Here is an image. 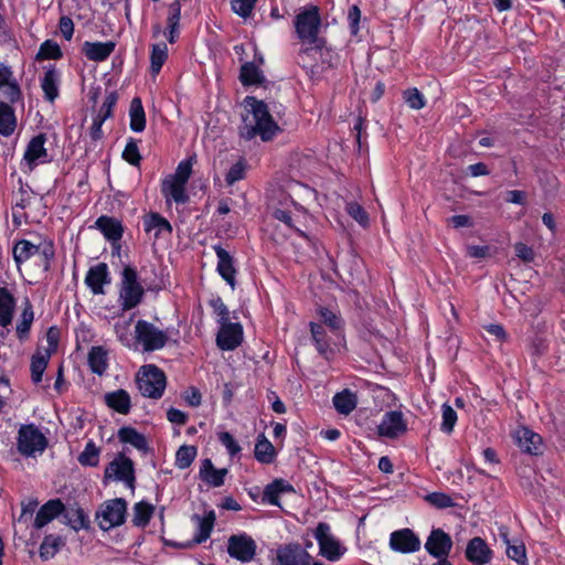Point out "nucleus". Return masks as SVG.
Wrapping results in <instances>:
<instances>
[{"label":"nucleus","mask_w":565,"mask_h":565,"mask_svg":"<svg viewBox=\"0 0 565 565\" xmlns=\"http://www.w3.org/2000/svg\"><path fill=\"white\" fill-rule=\"evenodd\" d=\"M315 539L319 544L320 554L331 562H335L344 554L345 548L331 534V527L328 523L320 522L315 530Z\"/></svg>","instance_id":"nucleus-8"},{"label":"nucleus","mask_w":565,"mask_h":565,"mask_svg":"<svg viewBox=\"0 0 565 565\" xmlns=\"http://www.w3.org/2000/svg\"><path fill=\"white\" fill-rule=\"evenodd\" d=\"M143 227L148 233L153 232L156 237L163 233L171 234L172 232L171 224L158 213L147 215L143 220Z\"/></svg>","instance_id":"nucleus-36"},{"label":"nucleus","mask_w":565,"mask_h":565,"mask_svg":"<svg viewBox=\"0 0 565 565\" xmlns=\"http://www.w3.org/2000/svg\"><path fill=\"white\" fill-rule=\"evenodd\" d=\"M49 446V440L35 424H23L17 434V450L25 458L41 456Z\"/></svg>","instance_id":"nucleus-2"},{"label":"nucleus","mask_w":565,"mask_h":565,"mask_svg":"<svg viewBox=\"0 0 565 565\" xmlns=\"http://www.w3.org/2000/svg\"><path fill=\"white\" fill-rule=\"evenodd\" d=\"M122 158L132 166H139L141 156L139 153L138 145L134 139H130L127 142L122 151Z\"/></svg>","instance_id":"nucleus-61"},{"label":"nucleus","mask_w":565,"mask_h":565,"mask_svg":"<svg viewBox=\"0 0 565 565\" xmlns=\"http://www.w3.org/2000/svg\"><path fill=\"white\" fill-rule=\"evenodd\" d=\"M118 438L121 443L130 444L141 451L148 449L146 437L131 427H122L118 430Z\"/></svg>","instance_id":"nucleus-41"},{"label":"nucleus","mask_w":565,"mask_h":565,"mask_svg":"<svg viewBox=\"0 0 565 565\" xmlns=\"http://www.w3.org/2000/svg\"><path fill=\"white\" fill-rule=\"evenodd\" d=\"M181 8L182 0H174L168 6L167 29L163 35L171 44L174 43L180 35Z\"/></svg>","instance_id":"nucleus-21"},{"label":"nucleus","mask_w":565,"mask_h":565,"mask_svg":"<svg viewBox=\"0 0 565 565\" xmlns=\"http://www.w3.org/2000/svg\"><path fill=\"white\" fill-rule=\"evenodd\" d=\"M345 211L350 216H352L359 224L366 226L369 223L367 213L364 209L356 202H349L345 205Z\"/></svg>","instance_id":"nucleus-60"},{"label":"nucleus","mask_w":565,"mask_h":565,"mask_svg":"<svg viewBox=\"0 0 565 565\" xmlns=\"http://www.w3.org/2000/svg\"><path fill=\"white\" fill-rule=\"evenodd\" d=\"M310 331L318 352L327 356L330 351V338L327 334L326 327L311 322Z\"/></svg>","instance_id":"nucleus-42"},{"label":"nucleus","mask_w":565,"mask_h":565,"mask_svg":"<svg viewBox=\"0 0 565 565\" xmlns=\"http://www.w3.org/2000/svg\"><path fill=\"white\" fill-rule=\"evenodd\" d=\"M62 56L61 49L58 44L54 41L46 40L43 42L40 46V50L38 52L36 58L38 60H45V58H52L57 60Z\"/></svg>","instance_id":"nucleus-54"},{"label":"nucleus","mask_w":565,"mask_h":565,"mask_svg":"<svg viewBox=\"0 0 565 565\" xmlns=\"http://www.w3.org/2000/svg\"><path fill=\"white\" fill-rule=\"evenodd\" d=\"M143 288L138 282L137 270L127 265L121 271L119 288V302L122 310H130L137 307L143 297Z\"/></svg>","instance_id":"nucleus-4"},{"label":"nucleus","mask_w":565,"mask_h":565,"mask_svg":"<svg viewBox=\"0 0 565 565\" xmlns=\"http://www.w3.org/2000/svg\"><path fill=\"white\" fill-rule=\"evenodd\" d=\"M227 472L226 468L216 469L212 460L206 458L201 463L199 476L207 486L217 488L224 484Z\"/></svg>","instance_id":"nucleus-26"},{"label":"nucleus","mask_w":565,"mask_h":565,"mask_svg":"<svg viewBox=\"0 0 565 565\" xmlns=\"http://www.w3.org/2000/svg\"><path fill=\"white\" fill-rule=\"evenodd\" d=\"M184 183H181L172 178L166 177L161 183V193L164 196L167 203L171 201L177 204H184L188 202L189 196L185 192Z\"/></svg>","instance_id":"nucleus-23"},{"label":"nucleus","mask_w":565,"mask_h":565,"mask_svg":"<svg viewBox=\"0 0 565 565\" xmlns=\"http://www.w3.org/2000/svg\"><path fill=\"white\" fill-rule=\"evenodd\" d=\"M135 338L147 352L162 349L168 341V333L151 322L138 320L135 326Z\"/></svg>","instance_id":"nucleus-7"},{"label":"nucleus","mask_w":565,"mask_h":565,"mask_svg":"<svg viewBox=\"0 0 565 565\" xmlns=\"http://www.w3.org/2000/svg\"><path fill=\"white\" fill-rule=\"evenodd\" d=\"M95 226L103 233L105 238L110 242H117L122 237V225L114 217L102 215L96 220Z\"/></svg>","instance_id":"nucleus-29"},{"label":"nucleus","mask_w":565,"mask_h":565,"mask_svg":"<svg viewBox=\"0 0 565 565\" xmlns=\"http://www.w3.org/2000/svg\"><path fill=\"white\" fill-rule=\"evenodd\" d=\"M38 245L32 244L26 239L19 241L13 247V258L17 264L26 262L32 256L38 254Z\"/></svg>","instance_id":"nucleus-44"},{"label":"nucleus","mask_w":565,"mask_h":565,"mask_svg":"<svg viewBox=\"0 0 565 565\" xmlns=\"http://www.w3.org/2000/svg\"><path fill=\"white\" fill-rule=\"evenodd\" d=\"M45 141L46 136L44 134H39L29 141L21 162V169L23 171L31 172L39 164L51 161L47 150L44 147Z\"/></svg>","instance_id":"nucleus-9"},{"label":"nucleus","mask_w":565,"mask_h":565,"mask_svg":"<svg viewBox=\"0 0 565 565\" xmlns=\"http://www.w3.org/2000/svg\"><path fill=\"white\" fill-rule=\"evenodd\" d=\"M85 284L94 295H104V285L110 284L107 264L99 263L90 267L86 273Z\"/></svg>","instance_id":"nucleus-18"},{"label":"nucleus","mask_w":565,"mask_h":565,"mask_svg":"<svg viewBox=\"0 0 565 565\" xmlns=\"http://www.w3.org/2000/svg\"><path fill=\"white\" fill-rule=\"evenodd\" d=\"M220 443L226 448L230 456L234 457L241 452L242 448L235 438L228 431H222L218 434Z\"/></svg>","instance_id":"nucleus-63"},{"label":"nucleus","mask_w":565,"mask_h":565,"mask_svg":"<svg viewBox=\"0 0 565 565\" xmlns=\"http://www.w3.org/2000/svg\"><path fill=\"white\" fill-rule=\"evenodd\" d=\"M105 476L114 477L119 481H124L130 489L135 488V470L132 461L124 455L113 460L105 470Z\"/></svg>","instance_id":"nucleus-15"},{"label":"nucleus","mask_w":565,"mask_h":565,"mask_svg":"<svg viewBox=\"0 0 565 565\" xmlns=\"http://www.w3.org/2000/svg\"><path fill=\"white\" fill-rule=\"evenodd\" d=\"M17 120L13 108L4 103H0V135L9 137L14 132Z\"/></svg>","instance_id":"nucleus-38"},{"label":"nucleus","mask_w":565,"mask_h":565,"mask_svg":"<svg viewBox=\"0 0 565 565\" xmlns=\"http://www.w3.org/2000/svg\"><path fill=\"white\" fill-rule=\"evenodd\" d=\"M61 82V74L54 66L45 68L44 75L41 79V88L44 97L49 102H54L58 97V86Z\"/></svg>","instance_id":"nucleus-28"},{"label":"nucleus","mask_w":565,"mask_h":565,"mask_svg":"<svg viewBox=\"0 0 565 565\" xmlns=\"http://www.w3.org/2000/svg\"><path fill=\"white\" fill-rule=\"evenodd\" d=\"M65 519L67 520V524L74 529L75 531H78L81 529H85L88 526V519L84 511L79 508L76 509H67L64 514Z\"/></svg>","instance_id":"nucleus-48"},{"label":"nucleus","mask_w":565,"mask_h":565,"mask_svg":"<svg viewBox=\"0 0 565 565\" xmlns=\"http://www.w3.org/2000/svg\"><path fill=\"white\" fill-rule=\"evenodd\" d=\"M426 501L435 508L445 509L454 507V500L444 492H433L426 495Z\"/></svg>","instance_id":"nucleus-57"},{"label":"nucleus","mask_w":565,"mask_h":565,"mask_svg":"<svg viewBox=\"0 0 565 565\" xmlns=\"http://www.w3.org/2000/svg\"><path fill=\"white\" fill-rule=\"evenodd\" d=\"M491 550L481 537H473L466 548V557L475 565H484L491 559Z\"/></svg>","instance_id":"nucleus-22"},{"label":"nucleus","mask_w":565,"mask_h":565,"mask_svg":"<svg viewBox=\"0 0 565 565\" xmlns=\"http://www.w3.org/2000/svg\"><path fill=\"white\" fill-rule=\"evenodd\" d=\"M294 213L287 210L276 209L273 212V216L276 220L285 223L289 228L294 230L299 236L309 239L307 233L299 226H306V222L308 221L309 216L302 206L298 204H294Z\"/></svg>","instance_id":"nucleus-13"},{"label":"nucleus","mask_w":565,"mask_h":565,"mask_svg":"<svg viewBox=\"0 0 565 565\" xmlns=\"http://www.w3.org/2000/svg\"><path fill=\"white\" fill-rule=\"evenodd\" d=\"M213 248L217 257V273L234 289L236 268L233 257L221 245H215Z\"/></svg>","instance_id":"nucleus-19"},{"label":"nucleus","mask_w":565,"mask_h":565,"mask_svg":"<svg viewBox=\"0 0 565 565\" xmlns=\"http://www.w3.org/2000/svg\"><path fill=\"white\" fill-rule=\"evenodd\" d=\"M441 417L443 422L440 425V429L446 434L452 433L455 424L457 422V413L450 405L444 404L441 406Z\"/></svg>","instance_id":"nucleus-55"},{"label":"nucleus","mask_w":565,"mask_h":565,"mask_svg":"<svg viewBox=\"0 0 565 565\" xmlns=\"http://www.w3.org/2000/svg\"><path fill=\"white\" fill-rule=\"evenodd\" d=\"M64 504L60 499L50 500L44 503L38 511L33 525L35 529H42L49 524L54 518L64 512Z\"/></svg>","instance_id":"nucleus-24"},{"label":"nucleus","mask_w":565,"mask_h":565,"mask_svg":"<svg viewBox=\"0 0 565 565\" xmlns=\"http://www.w3.org/2000/svg\"><path fill=\"white\" fill-rule=\"evenodd\" d=\"M99 461V448L94 441H88L83 452L78 456V462L82 466L96 467Z\"/></svg>","instance_id":"nucleus-49"},{"label":"nucleus","mask_w":565,"mask_h":565,"mask_svg":"<svg viewBox=\"0 0 565 565\" xmlns=\"http://www.w3.org/2000/svg\"><path fill=\"white\" fill-rule=\"evenodd\" d=\"M196 457V448L194 446H181L175 454V466L179 469H186L191 466Z\"/></svg>","instance_id":"nucleus-50"},{"label":"nucleus","mask_w":565,"mask_h":565,"mask_svg":"<svg viewBox=\"0 0 565 565\" xmlns=\"http://www.w3.org/2000/svg\"><path fill=\"white\" fill-rule=\"evenodd\" d=\"M168 57V46L166 43H157L151 46L150 68L153 74H158Z\"/></svg>","instance_id":"nucleus-46"},{"label":"nucleus","mask_w":565,"mask_h":565,"mask_svg":"<svg viewBox=\"0 0 565 565\" xmlns=\"http://www.w3.org/2000/svg\"><path fill=\"white\" fill-rule=\"evenodd\" d=\"M504 542L507 543L505 552L508 557L523 565L526 562L525 546L522 543H511L507 535H504Z\"/></svg>","instance_id":"nucleus-53"},{"label":"nucleus","mask_w":565,"mask_h":565,"mask_svg":"<svg viewBox=\"0 0 565 565\" xmlns=\"http://www.w3.org/2000/svg\"><path fill=\"white\" fill-rule=\"evenodd\" d=\"M118 96L116 92H110L106 95L96 117L103 120H107L113 115V109L117 104Z\"/></svg>","instance_id":"nucleus-56"},{"label":"nucleus","mask_w":565,"mask_h":565,"mask_svg":"<svg viewBox=\"0 0 565 565\" xmlns=\"http://www.w3.org/2000/svg\"><path fill=\"white\" fill-rule=\"evenodd\" d=\"M255 458L262 463H271L276 457V450L273 444L265 437L259 435L255 445Z\"/></svg>","instance_id":"nucleus-40"},{"label":"nucleus","mask_w":565,"mask_h":565,"mask_svg":"<svg viewBox=\"0 0 565 565\" xmlns=\"http://www.w3.org/2000/svg\"><path fill=\"white\" fill-rule=\"evenodd\" d=\"M116 43L113 41L107 42H84L83 53L89 61L103 62L107 60L115 51Z\"/></svg>","instance_id":"nucleus-25"},{"label":"nucleus","mask_w":565,"mask_h":565,"mask_svg":"<svg viewBox=\"0 0 565 565\" xmlns=\"http://www.w3.org/2000/svg\"><path fill=\"white\" fill-rule=\"evenodd\" d=\"M137 384L142 396L160 398L166 388V375L156 365H145L137 375Z\"/></svg>","instance_id":"nucleus-5"},{"label":"nucleus","mask_w":565,"mask_h":565,"mask_svg":"<svg viewBox=\"0 0 565 565\" xmlns=\"http://www.w3.org/2000/svg\"><path fill=\"white\" fill-rule=\"evenodd\" d=\"M17 301L14 296L6 288L0 287V326L7 328L11 324Z\"/></svg>","instance_id":"nucleus-30"},{"label":"nucleus","mask_w":565,"mask_h":565,"mask_svg":"<svg viewBox=\"0 0 565 565\" xmlns=\"http://www.w3.org/2000/svg\"><path fill=\"white\" fill-rule=\"evenodd\" d=\"M515 440L522 451L539 455L542 449V437L526 427L515 430Z\"/></svg>","instance_id":"nucleus-20"},{"label":"nucleus","mask_w":565,"mask_h":565,"mask_svg":"<svg viewBox=\"0 0 565 565\" xmlns=\"http://www.w3.org/2000/svg\"><path fill=\"white\" fill-rule=\"evenodd\" d=\"M294 25L300 41L315 44L321 26L320 9L313 4L301 8L295 17Z\"/></svg>","instance_id":"nucleus-3"},{"label":"nucleus","mask_w":565,"mask_h":565,"mask_svg":"<svg viewBox=\"0 0 565 565\" xmlns=\"http://www.w3.org/2000/svg\"><path fill=\"white\" fill-rule=\"evenodd\" d=\"M257 545L246 533L232 535L227 542V553L231 557L243 562H250L256 555Z\"/></svg>","instance_id":"nucleus-10"},{"label":"nucleus","mask_w":565,"mask_h":565,"mask_svg":"<svg viewBox=\"0 0 565 565\" xmlns=\"http://www.w3.org/2000/svg\"><path fill=\"white\" fill-rule=\"evenodd\" d=\"M233 11L243 17L247 18L250 15L256 0H230Z\"/></svg>","instance_id":"nucleus-64"},{"label":"nucleus","mask_w":565,"mask_h":565,"mask_svg":"<svg viewBox=\"0 0 565 565\" xmlns=\"http://www.w3.org/2000/svg\"><path fill=\"white\" fill-rule=\"evenodd\" d=\"M214 522V511H210L204 518H198L199 534L194 537L195 543H202L210 537Z\"/></svg>","instance_id":"nucleus-47"},{"label":"nucleus","mask_w":565,"mask_h":565,"mask_svg":"<svg viewBox=\"0 0 565 565\" xmlns=\"http://www.w3.org/2000/svg\"><path fill=\"white\" fill-rule=\"evenodd\" d=\"M390 546L399 553H414L420 548V540L411 529H402L391 534Z\"/></svg>","instance_id":"nucleus-17"},{"label":"nucleus","mask_w":565,"mask_h":565,"mask_svg":"<svg viewBox=\"0 0 565 565\" xmlns=\"http://www.w3.org/2000/svg\"><path fill=\"white\" fill-rule=\"evenodd\" d=\"M132 318L127 321L115 323V332L117 334L118 340L126 347H131V338H130V324Z\"/></svg>","instance_id":"nucleus-62"},{"label":"nucleus","mask_w":565,"mask_h":565,"mask_svg":"<svg viewBox=\"0 0 565 565\" xmlns=\"http://www.w3.org/2000/svg\"><path fill=\"white\" fill-rule=\"evenodd\" d=\"M127 512V502L117 498L105 501L96 512V520L102 530L108 531L119 526L125 522Z\"/></svg>","instance_id":"nucleus-6"},{"label":"nucleus","mask_w":565,"mask_h":565,"mask_svg":"<svg viewBox=\"0 0 565 565\" xmlns=\"http://www.w3.org/2000/svg\"><path fill=\"white\" fill-rule=\"evenodd\" d=\"M244 103L248 108V114L243 118L244 124L239 130L241 136L246 140H250L256 136H259L263 141L271 140L279 130V127L273 120L266 104L252 96H247Z\"/></svg>","instance_id":"nucleus-1"},{"label":"nucleus","mask_w":565,"mask_h":565,"mask_svg":"<svg viewBox=\"0 0 565 565\" xmlns=\"http://www.w3.org/2000/svg\"><path fill=\"white\" fill-rule=\"evenodd\" d=\"M292 492H295V489L291 483L284 479H275L271 483L265 487L263 501L270 505L280 507L279 497L281 494Z\"/></svg>","instance_id":"nucleus-27"},{"label":"nucleus","mask_w":565,"mask_h":565,"mask_svg":"<svg viewBox=\"0 0 565 565\" xmlns=\"http://www.w3.org/2000/svg\"><path fill=\"white\" fill-rule=\"evenodd\" d=\"M130 129L135 132H141L146 128V114L141 99L139 97L132 98L129 108Z\"/></svg>","instance_id":"nucleus-35"},{"label":"nucleus","mask_w":565,"mask_h":565,"mask_svg":"<svg viewBox=\"0 0 565 565\" xmlns=\"http://www.w3.org/2000/svg\"><path fill=\"white\" fill-rule=\"evenodd\" d=\"M220 326L216 344L221 350L232 351L241 345L243 341V327L241 323L230 321Z\"/></svg>","instance_id":"nucleus-14"},{"label":"nucleus","mask_w":565,"mask_h":565,"mask_svg":"<svg viewBox=\"0 0 565 565\" xmlns=\"http://www.w3.org/2000/svg\"><path fill=\"white\" fill-rule=\"evenodd\" d=\"M319 315L324 324L323 327L329 328V330L334 335L341 334L342 321L334 312H332L331 310H329L327 308H320Z\"/></svg>","instance_id":"nucleus-51"},{"label":"nucleus","mask_w":565,"mask_h":565,"mask_svg":"<svg viewBox=\"0 0 565 565\" xmlns=\"http://www.w3.org/2000/svg\"><path fill=\"white\" fill-rule=\"evenodd\" d=\"M51 358V351L45 349L44 351H36L31 359V379L33 383L38 384L42 381L44 371L47 367Z\"/></svg>","instance_id":"nucleus-34"},{"label":"nucleus","mask_w":565,"mask_h":565,"mask_svg":"<svg viewBox=\"0 0 565 565\" xmlns=\"http://www.w3.org/2000/svg\"><path fill=\"white\" fill-rule=\"evenodd\" d=\"M88 365L93 373L103 375L108 366L107 351L102 347H93L88 352Z\"/></svg>","instance_id":"nucleus-37"},{"label":"nucleus","mask_w":565,"mask_h":565,"mask_svg":"<svg viewBox=\"0 0 565 565\" xmlns=\"http://www.w3.org/2000/svg\"><path fill=\"white\" fill-rule=\"evenodd\" d=\"M425 548L436 558H447L452 548V540L444 530L435 529L430 532Z\"/></svg>","instance_id":"nucleus-16"},{"label":"nucleus","mask_w":565,"mask_h":565,"mask_svg":"<svg viewBox=\"0 0 565 565\" xmlns=\"http://www.w3.org/2000/svg\"><path fill=\"white\" fill-rule=\"evenodd\" d=\"M379 435L390 439L398 438L407 431V423L402 412L391 411L383 415L377 426Z\"/></svg>","instance_id":"nucleus-11"},{"label":"nucleus","mask_w":565,"mask_h":565,"mask_svg":"<svg viewBox=\"0 0 565 565\" xmlns=\"http://www.w3.org/2000/svg\"><path fill=\"white\" fill-rule=\"evenodd\" d=\"M34 321L33 306L29 299H25L23 309L17 321L15 333L20 341H25L30 335V330Z\"/></svg>","instance_id":"nucleus-31"},{"label":"nucleus","mask_w":565,"mask_h":565,"mask_svg":"<svg viewBox=\"0 0 565 565\" xmlns=\"http://www.w3.org/2000/svg\"><path fill=\"white\" fill-rule=\"evenodd\" d=\"M239 79L244 86L259 85L265 82V76L257 65L246 62L241 67Z\"/></svg>","instance_id":"nucleus-39"},{"label":"nucleus","mask_w":565,"mask_h":565,"mask_svg":"<svg viewBox=\"0 0 565 565\" xmlns=\"http://www.w3.org/2000/svg\"><path fill=\"white\" fill-rule=\"evenodd\" d=\"M63 544L64 542L60 536L46 535L40 546L41 558H52L60 551Z\"/></svg>","instance_id":"nucleus-45"},{"label":"nucleus","mask_w":565,"mask_h":565,"mask_svg":"<svg viewBox=\"0 0 565 565\" xmlns=\"http://www.w3.org/2000/svg\"><path fill=\"white\" fill-rule=\"evenodd\" d=\"M276 558L279 565H309L311 555L300 544L289 543L276 550Z\"/></svg>","instance_id":"nucleus-12"},{"label":"nucleus","mask_w":565,"mask_h":565,"mask_svg":"<svg viewBox=\"0 0 565 565\" xmlns=\"http://www.w3.org/2000/svg\"><path fill=\"white\" fill-rule=\"evenodd\" d=\"M106 405L119 414L126 415L131 408L130 396L125 390H116L105 394Z\"/></svg>","instance_id":"nucleus-32"},{"label":"nucleus","mask_w":565,"mask_h":565,"mask_svg":"<svg viewBox=\"0 0 565 565\" xmlns=\"http://www.w3.org/2000/svg\"><path fill=\"white\" fill-rule=\"evenodd\" d=\"M335 411L341 415L351 414L358 405V396L349 388L337 393L332 398Z\"/></svg>","instance_id":"nucleus-33"},{"label":"nucleus","mask_w":565,"mask_h":565,"mask_svg":"<svg viewBox=\"0 0 565 565\" xmlns=\"http://www.w3.org/2000/svg\"><path fill=\"white\" fill-rule=\"evenodd\" d=\"M209 305L213 308L214 313L217 317V323L230 322V311L226 305L220 297L213 298L209 301Z\"/></svg>","instance_id":"nucleus-58"},{"label":"nucleus","mask_w":565,"mask_h":565,"mask_svg":"<svg viewBox=\"0 0 565 565\" xmlns=\"http://www.w3.org/2000/svg\"><path fill=\"white\" fill-rule=\"evenodd\" d=\"M194 161H195L194 157L182 160L178 164L175 172L173 174H169L168 177L172 178L173 180H177L181 183L186 184L191 177L192 167H193Z\"/></svg>","instance_id":"nucleus-52"},{"label":"nucleus","mask_w":565,"mask_h":565,"mask_svg":"<svg viewBox=\"0 0 565 565\" xmlns=\"http://www.w3.org/2000/svg\"><path fill=\"white\" fill-rule=\"evenodd\" d=\"M154 508L152 504L140 501L137 502L134 505V515H132V523L136 526H146L152 514H153Z\"/></svg>","instance_id":"nucleus-43"},{"label":"nucleus","mask_w":565,"mask_h":565,"mask_svg":"<svg viewBox=\"0 0 565 565\" xmlns=\"http://www.w3.org/2000/svg\"><path fill=\"white\" fill-rule=\"evenodd\" d=\"M406 104L413 109H422L425 106L424 95L417 88H409L404 92Z\"/></svg>","instance_id":"nucleus-59"}]
</instances>
